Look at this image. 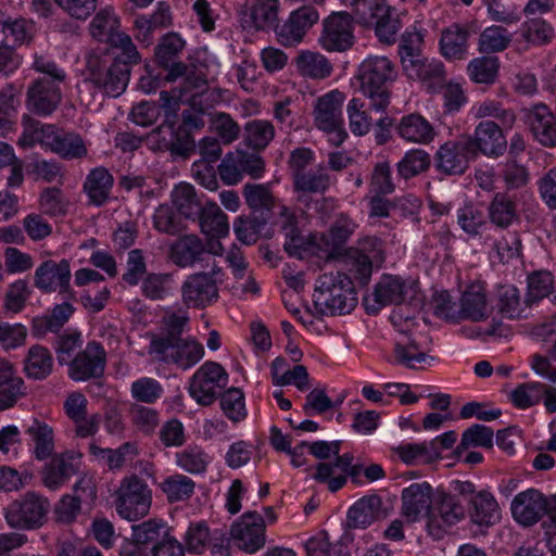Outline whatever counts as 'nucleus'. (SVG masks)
Returning a JSON list of instances; mask_svg holds the SVG:
<instances>
[{
    "mask_svg": "<svg viewBox=\"0 0 556 556\" xmlns=\"http://www.w3.org/2000/svg\"><path fill=\"white\" fill-rule=\"evenodd\" d=\"M168 255L175 265L185 268L205 261L206 248L197 235H185L170 244Z\"/></svg>",
    "mask_w": 556,
    "mask_h": 556,
    "instance_id": "obj_29",
    "label": "nucleus"
},
{
    "mask_svg": "<svg viewBox=\"0 0 556 556\" xmlns=\"http://www.w3.org/2000/svg\"><path fill=\"white\" fill-rule=\"evenodd\" d=\"M228 383L224 367L212 361L201 365L189 382V394L197 403L207 406L215 402L220 390Z\"/></svg>",
    "mask_w": 556,
    "mask_h": 556,
    "instance_id": "obj_9",
    "label": "nucleus"
},
{
    "mask_svg": "<svg viewBox=\"0 0 556 556\" xmlns=\"http://www.w3.org/2000/svg\"><path fill=\"white\" fill-rule=\"evenodd\" d=\"M179 78H182V84L178 88V98L185 99L194 98L202 94L207 89V80L205 74L197 68L194 65H186V73Z\"/></svg>",
    "mask_w": 556,
    "mask_h": 556,
    "instance_id": "obj_62",
    "label": "nucleus"
},
{
    "mask_svg": "<svg viewBox=\"0 0 556 556\" xmlns=\"http://www.w3.org/2000/svg\"><path fill=\"white\" fill-rule=\"evenodd\" d=\"M314 305L321 315L350 314L357 305V293L350 276L343 271H328L315 281Z\"/></svg>",
    "mask_w": 556,
    "mask_h": 556,
    "instance_id": "obj_1",
    "label": "nucleus"
},
{
    "mask_svg": "<svg viewBox=\"0 0 556 556\" xmlns=\"http://www.w3.org/2000/svg\"><path fill=\"white\" fill-rule=\"evenodd\" d=\"M295 65L300 74L314 79H324L332 73L329 60L321 53L309 50L299 52Z\"/></svg>",
    "mask_w": 556,
    "mask_h": 556,
    "instance_id": "obj_46",
    "label": "nucleus"
},
{
    "mask_svg": "<svg viewBox=\"0 0 556 556\" xmlns=\"http://www.w3.org/2000/svg\"><path fill=\"white\" fill-rule=\"evenodd\" d=\"M2 33L14 45H29L36 35L35 23L26 18L7 20L2 23Z\"/></svg>",
    "mask_w": 556,
    "mask_h": 556,
    "instance_id": "obj_61",
    "label": "nucleus"
},
{
    "mask_svg": "<svg viewBox=\"0 0 556 556\" xmlns=\"http://www.w3.org/2000/svg\"><path fill=\"white\" fill-rule=\"evenodd\" d=\"M160 489L169 503L184 502L193 495L195 482L188 476L174 473L160 483Z\"/></svg>",
    "mask_w": 556,
    "mask_h": 556,
    "instance_id": "obj_49",
    "label": "nucleus"
},
{
    "mask_svg": "<svg viewBox=\"0 0 556 556\" xmlns=\"http://www.w3.org/2000/svg\"><path fill=\"white\" fill-rule=\"evenodd\" d=\"M130 77V70L123 63L121 56L111 60L106 53L90 51L86 55V79L84 87H93L102 97L116 98L127 88Z\"/></svg>",
    "mask_w": 556,
    "mask_h": 556,
    "instance_id": "obj_2",
    "label": "nucleus"
},
{
    "mask_svg": "<svg viewBox=\"0 0 556 556\" xmlns=\"http://www.w3.org/2000/svg\"><path fill=\"white\" fill-rule=\"evenodd\" d=\"M23 131L17 140V144L24 149L33 148L39 143L46 148V141L48 134L53 131V124H42L40 121L34 118L28 114H24L22 117Z\"/></svg>",
    "mask_w": 556,
    "mask_h": 556,
    "instance_id": "obj_47",
    "label": "nucleus"
},
{
    "mask_svg": "<svg viewBox=\"0 0 556 556\" xmlns=\"http://www.w3.org/2000/svg\"><path fill=\"white\" fill-rule=\"evenodd\" d=\"M490 315V307L486 300V292L479 283L470 285L463 293L460 308L458 309V321L469 319L482 321Z\"/></svg>",
    "mask_w": 556,
    "mask_h": 556,
    "instance_id": "obj_32",
    "label": "nucleus"
},
{
    "mask_svg": "<svg viewBox=\"0 0 556 556\" xmlns=\"http://www.w3.org/2000/svg\"><path fill=\"white\" fill-rule=\"evenodd\" d=\"M351 5L356 22L366 28L379 17L381 18L391 8L387 0H354Z\"/></svg>",
    "mask_w": 556,
    "mask_h": 556,
    "instance_id": "obj_55",
    "label": "nucleus"
},
{
    "mask_svg": "<svg viewBox=\"0 0 556 556\" xmlns=\"http://www.w3.org/2000/svg\"><path fill=\"white\" fill-rule=\"evenodd\" d=\"M276 224L285 237V251L290 256L304 258L311 250V242L302 235L296 213L286 205L279 206Z\"/></svg>",
    "mask_w": 556,
    "mask_h": 556,
    "instance_id": "obj_20",
    "label": "nucleus"
},
{
    "mask_svg": "<svg viewBox=\"0 0 556 556\" xmlns=\"http://www.w3.org/2000/svg\"><path fill=\"white\" fill-rule=\"evenodd\" d=\"M394 362L408 369L419 370L430 366L434 357L428 355L412 336L403 334L394 343Z\"/></svg>",
    "mask_w": 556,
    "mask_h": 556,
    "instance_id": "obj_31",
    "label": "nucleus"
},
{
    "mask_svg": "<svg viewBox=\"0 0 556 556\" xmlns=\"http://www.w3.org/2000/svg\"><path fill=\"white\" fill-rule=\"evenodd\" d=\"M488 220L501 229H506L519 219L517 203L506 193L498 192L490 201Z\"/></svg>",
    "mask_w": 556,
    "mask_h": 556,
    "instance_id": "obj_39",
    "label": "nucleus"
},
{
    "mask_svg": "<svg viewBox=\"0 0 556 556\" xmlns=\"http://www.w3.org/2000/svg\"><path fill=\"white\" fill-rule=\"evenodd\" d=\"M495 307L497 313L509 320L527 319L531 315L532 305L514 285H503L496 290Z\"/></svg>",
    "mask_w": 556,
    "mask_h": 556,
    "instance_id": "obj_25",
    "label": "nucleus"
},
{
    "mask_svg": "<svg viewBox=\"0 0 556 556\" xmlns=\"http://www.w3.org/2000/svg\"><path fill=\"white\" fill-rule=\"evenodd\" d=\"M320 46L329 52H344L355 41L354 17L348 12H332L323 22Z\"/></svg>",
    "mask_w": 556,
    "mask_h": 556,
    "instance_id": "obj_11",
    "label": "nucleus"
},
{
    "mask_svg": "<svg viewBox=\"0 0 556 556\" xmlns=\"http://www.w3.org/2000/svg\"><path fill=\"white\" fill-rule=\"evenodd\" d=\"M114 178L110 172L102 166L89 172L84 182V191L89 202L96 206L103 205L110 198Z\"/></svg>",
    "mask_w": 556,
    "mask_h": 556,
    "instance_id": "obj_38",
    "label": "nucleus"
},
{
    "mask_svg": "<svg viewBox=\"0 0 556 556\" xmlns=\"http://www.w3.org/2000/svg\"><path fill=\"white\" fill-rule=\"evenodd\" d=\"M279 11V0H255L250 8V26L255 30L275 29Z\"/></svg>",
    "mask_w": 556,
    "mask_h": 556,
    "instance_id": "obj_45",
    "label": "nucleus"
},
{
    "mask_svg": "<svg viewBox=\"0 0 556 556\" xmlns=\"http://www.w3.org/2000/svg\"><path fill=\"white\" fill-rule=\"evenodd\" d=\"M172 198L179 215H182L186 218L197 217L204 206L201 204L195 189L190 184H181L177 186L173 191Z\"/></svg>",
    "mask_w": 556,
    "mask_h": 556,
    "instance_id": "obj_51",
    "label": "nucleus"
},
{
    "mask_svg": "<svg viewBox=\"0 0 556 556\" xmlns=\"http://www.w3.org/2000/svg\"><path fill=\"white\" fill-rule=\"evenodd\" d=\"M395 131L404 141L416 144H429L437 136L432 124L419 113L402 116Z\"/></svg>",
    "mask_w": 556,
    "mask_h": 556,
    "instance_id": "obj_28",
    "label": "nucleus"
},
{
    "mask_svg": "<svg viewBox=\"0 0 556 556\" xmlns=\"http://www.w3.org/2000/svg\"><path fill=\"white\" fill-rule=\"evenodd\" d=\"M500 61L496 56H480L469 62L467 71L471 80L477 84L491 85L496 80Z\"/></svg>",
    "mask_w": 556,
    "mask_h": 556,
    "instance_id": "obj_58",
    "label": "nucleus"
},
{
    "mask_svg": "<svg viewBox=\"0 0 556 556\" xmlns=\"http://www.w3.org/2000/svg\"><path fill=\"white\" fill-rule=\"evenodd\" d=\"M0 410L12 407L25 394V384L15 376L13 366L0 358Z\"/></svg>",
    "mask_w": 556,
    "mask_h": 556,
    "instance_id": "obj_37",
    "label": "nucleus"
},
{
    "mask_svg": "<svg viewBox=\"0 0 556 556\" xmlns=\"http://www.w3.org/2000/svg\"><path fill=\"white\" fill-rule=\"evenodd\" d=\"M80 454L66 451L52 454L41 471L42 482L50 490H58L66 483L79 469Z\"/></svg>",
    "mask_w": 556,
    "mask_h": 556,
    "instance_id": "obj_22",
    "label": "nucleus"
},
{
    "mask_svg": "<svg viewBox=\"0 0 556 556\" xmlns=\"http://www.w3.org/2000/svg\"><path fill=\"white\" fill-rule=\"evenodd\" d=\"M106 352L97 341H90L68 364V377L74 381L100 378L104 374Z\"/></svg>",
    "mask_w": 556,
    "mask_h": 556,
    "instance_id": "obj_15",
    "label": "nucleus"
},
{
    "mask_svg": "<svg viewBox=\"0 0 556 556\" xmlns=\"http://www.w3.org/2000/svg\"><path fill=\"white\" fill-rule=\"evenodd\" d=\"M552 509H556V495L548 501L541 491L533 488L519 492L510 503L514 520L523 527L534 526L545 515L549 518Z\"/></svg>",
    "mask_w": 556,
    "mask_h": 556,
    "instance_id": "obj_10",
    "label": "nucleus"
},
{
    "mask_svg": "<svg viewBox=\"0 0 556 556\" xmlns=\"http://www.w3.org/2000/svg\"><path fill=\"white\" fill-rule=\"evenodd\" d=\"M293 105L294 102L290 97L275 101L273 104V117L278 128L286 134L300 128V116Z\"/></svg>",
    "mask_w": 556,
    "mask_h": 556,
    "instance_id": "obj_60",
    "label": "nucleus"
},
{
    "mask_svg": "<svg viewBox=\"0 0 556 556\" xmlns=\"http://www.w3.org/2000/svg\"><path fill=\"white\" fill-rule=\"evenodd\" d=\"M222 268L215 262L210 271L189 275L181 286L182 302L192 308H204L218 299L217 283L222 280Z\"/></svg>",
    "mask_w": 556,
    "mask_h": 556,
    "instance_id": "obj_8",
    "label": "nucleus"
},
{
    "mask_svg": "<svg viewBox=\"0 0 556 556\" xmlns=\"http://www.w3.org/2000/svg\"><path fill=\"white\" fill-rule=\"evenodd\" d=\"M433 489L427 481L414 482L401 493V513L409 522L418 521L421 516L428 519L431 514Z\"/></svg>",
    "mask_w": 556,
    "mask_h": 556,
    "instance_id": "obj_21",
    "label": "nucleus"
},
{
    "mask_svg": "<svg viewBox=\"0 0 556 556\" xmlns=\"http://www.w3.org/2000/svg\"><path fill=\"white\" fill-rule=\"evenodd\" d=\"M176 465L184 471L198 475L203 473L210 464V456L198 445H188L175 455Z\"/></svg>",
    "mask_w": 556,
    "mask_h": 556,
    "instance_id": "obj_53",
    "label": "nucleus"
},
{
    "mask_svg": "<svg viewBox=\"0 0 556 556\" xmlns=\"http://www.w3.org/2000/svg\"><path fill=\"white\" fill-rule=\"evenodd\" d=\"M68 204L63 191L56 187L43 189L39 197L41 212L51 217L64 216L67 213Z\"/></svg>",
    "mask_w": 556,
    "mask_h": 556,
    "instance_id": "obj_63",
    "label": "nucleus"
},
{
    "mask_svg": "<svg viewBox=\"0 0 556 556\" xmlns=\"http://www.w3.org/2000/svg\"><path fill=\"white\" fill-rule=\"evenodd\" d=\"M469 516L475 525L480 527H491L501 519V508L489 491L477 492L469 501Z\"/></svg>",
    "mask_w": 556,
    "mask_h": 556,
    "instance_id": "obj_34",
    "label": "nucleus"
},
{
    "mask_svg": "<svg viewBox=\"0 0 556 556\" xmlns=\"http://www.w3.org/2000/svg\"><path fill=\"white\" fill-rule=\"evenodd\" d=\"M395 64L384 55H369L358 65L359 91L369 99L374 110L384 111L390 103V85L395 81Z\"/></svg>",
    "mask_w": 556,
    "mask_h": 556,
    "instance_id": "obj_3",
    "label": "nucleus"
},
{
    "mask_svg": "<svg viewBox=\"0 0 556 556\" xmlns=\"http://www.w3.org/2000/svg\"><path fill=\"white\" fill-rule=\"evenodd\" d=\"M511 42V34L504 27L492 25L479 36L478 49L482 53L504 51Z\"/></svg>",
    "mask_w": 556,
    "mask_h": 556,
    "instance_id": "obj_56",
    "label": "nucleus"
},
{
    "mask_svg": "<svg viewBox=\"0 0 556 556\" xmlns=\"http://www.w3.org/2000/svg\"><path fill=\"white\" fill-rule=\"evenodd\" d=\"M402 27L399 15L395 9L391 7L388 13H383L382 17L378 18L370 25L369 28L375 30V35L380 42L392 45L396 40V35Z\"/></svg>",
    "mask_w": 556,
    "mask_h": 556,
    "instance_id": "obj_64",
    "label": "nucleus"
},
{
    "mask_svg": "<svg viewBox=\"0 0 556 556\" xmlns=\"http://www.w3.org/2000/svg\"><path fill=\"white\" fill-rule=\"evenodd\" d=\"M265 529L263 516L254 510H250L245 511L231 526L230 534L238 548L253 554L265 545Z\"/></svg>",
    "mask_w": 556,
    "mask_h": 556,
    "instance_id": "obj_12",
    "label": "nucleus"
},
{
    "mask_svg": "<svg viewBox=\"0 0 556 556\" xmlns=\"http://www.w3.org/2000/svg\"><path fill=\"white\" fill-rule=\"evenodd\" d=\"M472 115L477 119L488 117L495 118L498 125L511 128L516 122V114L511 109L505 108L501 102L486 99L476 103L471 109Z\"/></svg>",
    "mask_w": 556,
    "mask_h": 556,
    "instance_id": "obj_50",
    "label": "nucleus"
},
{
    "mask_svg": "<svg viewBox=\"0 0 556 556\" xmlns=\"http://www.w3.org/2000/svg\"><path fill=\"white\" fill-rule=\"evenodd\" d=\"M293 190L298 194V202L307 203V195L312 193H325L330 185L331 178L323 167L312 170H303L292 177Z\"/></svg>",
    "mask_w": 556,
    "mask_h": 556,
    "instance_id": "obj_33",
    "label": "nucleus"
},
{
    "mask_svg": "<svg viewBox=\"0 0 556 556\" xmlns=\"http://www.w3.org/2000/svg\"><path fill=\"white\" fill-rule=\"evenodd\" d=\"M406 282L399 276L383 275L374 289V299L380 306L401 304L407 294Z\"/></svg>",
    "mask_w": 556,
    "mask_h": 556,
    "instance_id": "obj_40",
    "label": "nucleus"
},
{
    "mask_svg": "<svg viewBox=\"0 0 556 556\" xmlns=\"http://www.w3.org/2000/svg\"><path fill=\"white\" fill-rule=\"evenodd\" d=\"M53 369V356L42 345L36 344L28 349L24 359V372L34 380H43L49 377Z\"/></svg>",
    "mask_w": 556,
    "mask_h": 556,
    "instance_id": "obj_42",
    "label": "nucleus"
},
{
    "mask_svg": "<svg viewBox=\"0 0 556 556\" xmlns=\"http://www.w3.org/2000/svg\"><path fill=\"white\" fill-rule=\"evenodd\" d=\"M465 516L464 506L457 498L452 495L444 494L441 497L439 506L428 516L427 529L430 535L441 538L445 532V528L455 525Z\"/></svg>",
    "mask_w": 556,
    "mask_h": 556,
    "instance_id": "obj_26",
    "label": "nucleus"
},
{
    "mask_svg": "<svg viewBox=\"0 0 556 556\" xmlns=\"http://www.w3.org/2000/svg\"><path fill=\"white\" fill-rule=\"evenodd\" d=\"M318 20L316 9L309 5L300 7L292 11L282 24L277 23L274 29L277 41L285 47L299 45Z\"/></svg>",
    "mask_w": 556,
    "mask_h": 556,
    "instance_id": "obj_14",
    "label": "nucleus"
},
{
    "mask_svg": "<svg viewBox=\"0 0 556 556\" xmlns=\"http://www.w3.org/2000/svg\"><path fill=\"white\" fill-rule=\"evenodd\" d=\"M200 227L204 235L211 239H219L227 237L229 233V224L227 215L214 202L204 204L200 212Z\"/></svg>",
    "mask_w": 556,
    "mask_h": 556,
    "instance_id": "obj_41",
    "label": "nucleus"
},
{
    "mask_svg": "<svg viewBox=\"0 0 556 556\" xmlns=\"http://www.w3.org/2000/svg\"><path fill=\"white\" fill-rule=\"evenodd\" d=\"M526 122L533 137L545 147H556V117L545 104L525 110Z\"/></svg>",
    "mask_w": 556,
    "mask_h": 556,
    "instance_id": "obj_24",
    "label": "nucleus"
},
{
    "mask_svg": "<svg viewBox=\"0 0 556 556\" xmlns=\"http://www.w3.org/2000/svg\"><path fill=\"white\" fill-rule=\"evenodd\" d=\"M456 220L459 228L469 237H481L489 227L488 216L484 211L476 204L468 203L456 212Z\"/></svg>",
    "mask_w": 556,
    "mask_h": 556,
    "instance_id": "obj_44",
    "label": "nucleus"
},
{
    "mask_svg": "<svg viewBox=\"0 0 556 556\" xmlns=\"http://www.w3.org/2000/svg\"><path fill=\"white\" fill-rule=\"evenodd\" d=\"M520 36L534 46L547 45L555 36L553 26L542 17L525 21L520 27Z\"/></svg>",
    "mask_w": 556,
    "mask_h": 556,
    "instance_id": "obj_54",
    "label": "nucleus"
},
{
    "mask_svg": "<svg viewBox=\"0 0 556 556\" xmlns=\"http://www.w3.org/2000/svg\"><path fill=\"white\" fill-rule=\"evenodd\" d=\"M352 463V454L340 455L338 453L333 462L318 463L313 478L320 483H327L330 492H337L346 484V471L353 466Z\"/></svg>",
    "mask_w": 556,
    "mask_h": 556,
    "instance_id": "obj_27",
    "label": "nucleus"
},
{
    "mask_svg": "<svg viewBox=\"0 0 556 556\" xmlns=\"http://www.w3.org/2000/svg\"><path fill=\"white\" fill-rule=\"evenodd\" d=\"M275 126L267 119H251L243 127V142L253 151H264L275 138Z\"/></svg>",
    "mask_w": 556,
    "mask_h": 556,
    "instance_id": "obj_43",
    "label": "nucleus"
},
{
    "mask_svg": "<svg viewBox=\"0 0 556 556\" xmlns=\"http://www.w3.org/2000/svg\"><path fill=\"white\" fill-rule=\"evenodd\" d=\"M472 156L469 141L450 140L434 153V168L445 176H460L468 169Z\"/></svg>",
    "mask_w": 556,
    "mask_h": 556,
    "instance_id": "obj_13",
    "label": "nucleus"
},
{
    "mask_svg": "<svg viewBox=\"0 0 556 556\" xmlns=\"http://www.w3.org/2000/svg\"><path fill=\"white\" fill-rule=\"evenodd\" d=\"M345 100L343 92L331 90L317 98L314 105V123L316 127L329 136L331 144L340 146L348 134L343 127L342 106Z\"/></svg>",
    "mask_w": 556,
    "mask_h": 556,
    "instance_id": "obj_6",
    "label": "nucleus"
},
{
    "mask_svg": "<svg viewBox=\"0 0 556 556\" xmlns=\"http://www.w3.org/2000/svg\"><path fill=\"white\" fill-rule=\"evenodd\" d=\"M475 31L468 24H452L444 28L440 38L441 54L451 61L464 60L468 54V38Z\"/></svg>",
    "mask_w": 556,
    "mask_h": 556,
    "instance_id": "obj_30",
    "label": "nucleus"
},
{
    "mask_svg": "<svg viewBox=\"0 0 556 556\" xmlns=\"http://www.w3.org/2000/svg\"><path fill=\"white\" fill-rule=\"evenodd\" d=\"M50 507L46 496L28 491L9 503L3 509V516L12 529L36 530L47 521Z\"/></svg>",
    "mask_w": 556,
    "mask_h": 556,
    "instance_id": "obj_4",
    "label": "nucleus"
},
{
    "mask_svg": "<svg viewBox=\"0 0 556 556\" xmlns=\"http://www.w3.org/2000/svg\"><path fill=\"white\" fill-rule=\"evenodd\" d=\"M116 495V510L122 518L135 521L148 515L152 493L148 484L138 476L125 477L121 481Z\"/></svg>",
    "mask_w": 556,
    "mask_h": 556,
    "instance_id": "obj_7",
    "label": "nucleus"
},
{
    "mask_svg": "<svg viewBox=\"0 0 556 556\" xmlns=\"http://www.w3.org/2000/svg\"><path fill=\"white\" fill-rule=\"evenodd\" d=\"M47 150L58 154L66 161L81 160L88 155V148L83 137L75 131H66L55 125L53 131L48 134Z\"/></svg>",
    "mask_w": 556,
    "mask_h": 556,
    "instance_id": "obj_23",
    "label": "nucleus"
},
{
    "mask_svg": "<svg viewBox=\"0 0 556 556\" xmlns=\"http://www.w3.org/2000/svg\"><path fill=\"white\" fill-rule=\"evenodd\" d=\"M62 98L61 86L45 79H34L27 87L25 104L30 113L47 117L58 110Z\"/></svg>",
    "mask_w": 556,
    "mask_h": 556,
    "instance_id": "obj_17",
    "label": "nucleus"
},
{
    "mask_svg": "<svg viewBox=\"0 0 556 556\" xmlns=\"http://www.w3.org/2000/svg\"><path fill=\"white\" fill-rule=\"evenodd\" d=\"M119 18L111 8L100 10L89 25L90 35L100 42H110L119 33Z\"/></svg>",
    "mask_w": 556,
    "mask_h": 556,
    "instance_id": "obj_48",
    "label": "nucleus"
},
{
    "mask_svg": "<svg viewBox=\"0 0 556 556\" xmlns=\"http://www.w3.org/2000/svg\"><path fill=\"white\" fill-rule=\"evenodd\" d=\"M174 279L170 274H148L142 279L141 292L150 300L160 301L167 298L173 291Z\"/></svg>",
    "mask_w": 556,
    "mask_h": 556,
    "instance_id": "obj_59",
    "label": "nucleus"
},
{
    "mask_svg": "<svg viewBox=\"0 0 556 556\" xmlns=\"http://www.w3.org/2000/svg\"><path fill=\"white\" fill-rule=\"evenodd\" d=\"M25 434L33 446V455L37 460H47L54 453V431L47 422L34 418L25 428Z\"/></svg>",
    "mask_w": 556,
    "mask_h": 556,
    "instance_id": "obj_36",
    "label": "nucleus"
},
{
    "mask_svg": "<svg viewBox=\"0 0 556 556\" xmlns=\"http://www.w3.org/2000/svg\"><path fill=\"white\" fill-rule=\"evenodd\" d=\"M506 127L491 119L481 121L475 128L473 136L465 138L470 142L473 156L477 152L489 157H498L507 149V140L504 135Z\"/></svg>",
    "mask_w": 556,
    "mask_h": 556,
    "instance_id": "obj_16",
    "label": "nucleus"
},
{
    "mask_svg": "<svg viewBox=\"0 0 556 556\" xmlns=\"http://www.w3.org/2000/svg\"><path fill=\"white\" fill-rule=\"evenodd\" d=\"M431 165V156L421 149H412L407 151L397 163V174L404 179H410L424 172H427Z\"/></svg>",
    "mask_w": 556,
    "mask_h": 556,
    "instance_id": "obj_52",
    "label": "nucleus"
},
{
    "mask_svg": "<svg viewBox=\"0 0 556 556\" xmlns=\"http://www.w3.org/2000/svg\"><path fill=\"white\" fill-rule=\"evenodd\" d=\"M545 384L536 381L520 383L510 394L509 400L515 407L527 409L538 405L544 395Z\"/></svg>",
    "mask_w": 556,
    "mask_h": 556,
    "instance_id": "obj_57",
    "label": "nucleus"
},
{
    "mask_svg": "<svg viewBox=\"0 0 556 556\" xmlns=\"http://www.w3.org/2000/svg\"><path fill=\"white\" fill-rule=\"evenodd\" d=\"M204 346L193 337H161L151 341L149 353L157 361L174 364L187 370L198 364L204 356Z\"/></svg>",
    "mask_w": 556,
    "mask_h": 556,
    "instance_id": "obj_5",
    "label": "nucleus"
},
{
    "mask_svg": "<svg viewBox=\"0 0 556 556\" xmlns=\"http://www.w3.org/2000/svg\"><path fill=\"white\" fill-rule=\"evenodd\" d=\"M382 516V501L376 494L365 495L356 501L348 511L350 528L365 529Z\"/></svg>",
    "mask_w": 556,
    "mask_h": 556,
    "instance_id": "obj_35",
    "label": "nucleus"
},
{
    "mask_svg": "<svg viewBox=\"0 0 556 556\" xmlns=\"http://www.w3.org/2000/svg\"><path fill=\"white\" fill-rule=\"evenodd\" d=\"M185 47L186 41L179 34L174 31L162 36L155 47V62L167 71L165 79L169 83L176 81L186 73V64L177 61Z\"/></svg>",
    "mask_w": 556,
    "mask_h": 556,
    "instance_id": "obj_18",
    "label": "nucleus"
},
{
    "mask_svg": "<svg viewBox=\"0 0 556 556\" xmlns=\"http://www.w3.org/2000/svg\"><path fill=\"white\" fill-rule=\"evenodd\" d=\"M35 286L43 292H53L59 289L60 293L67 294L73 299L74 293L71 289V267L67 260L54 262L52 260L41 263L34 276Z\"/></svg>",
    "mask_w": 556,
    "mask_h": 556,
    "instance_id": "obj_19",
    "label": "nucleus"
}]
</instances>
